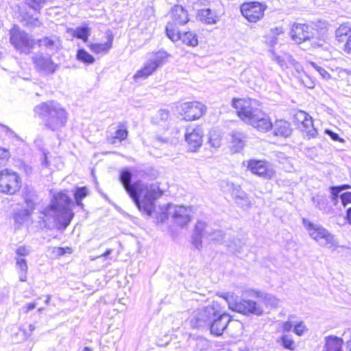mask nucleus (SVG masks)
I'll list each match as a JSON object with an SVG mask.
<instances>
[{
	"mask_svg": "<svg viewBox=\"0 0 351 351\" xmlns=\"http://www.w3.org/2000/svg\"><path fill=\"white\" fill-rule=\"evenodd\" d=\"M277 343L280 344L285 349L289 350H294L295 349V341L290 335H282L277 339Z\"/></svg>",
	"mask_w": 351,
	"mask_h": 351,
	"instance_id": "29",
	"label": "nucleus"
},
{
	"mask_svg": "<svg viewBox=\"0 0 351 351\" xmlns=\"http://www.w3.org/2000/svg\"><path fill=\"white\" fill-rule=\"evenodd\" d=\"M303 224L308 230L310 237L319 245L328 249H334L337 246V241L334 235L324 227L313 223L306 219L303 220Z\"/></svg>",
	"mask_w": 351,
	"mask_h": 351,
	"instance_id": "7",
	"label": "nucleus"
},
{
	"mask_svg": "<svg viewBox=\"0 0 351 351\" xmlns=\"http://www.w3.org/2000/svg\"><path fill=\"white\" fill-rule=\"evenodd\" d=\"M128 135V131L126 127L121 124L119 125L117 130L115 131L114 135L110 139V143H116L117 142H122L125 140Z\"/></svg>",
	"mask_w": 351,
	"mask_h": 351,
	"instance_id": "27",
	"label": "nucleus"
},
{
	"mask_svg": "<svg viewBox=\"0 0 351 351\" xmlns=\"http://www.w3.org/2000/svg\"><path fill=\"white\" fill-rule=\"evenodd\" d=\"M10 156L11 154L8 149L0 147V166L5 165Z\"/></svg>",
	"mask_w": 351,
	"mask_h": 351,
	"instance_id": "39",
	"label": "nucleus"
},
{
	"mask_svg": "<svg viewBox=\"0 0 351 351\" xmlns=\"http://www.w3.org/2000/svg\"><path fill=\"white\" fill-rule=\"evenodd\" d=\"M216 323L215 322H213L212 324H211V326H210V330L212 332L214 333V327L215 326ZM215 335H218L219 334L217 332H215Z\"/></svg>",
	"mask_w": 351,
	"mask_h": 351,
	"instance_id": "60",
	"label": "nucleus"
},
{
	"mask_svg": "<svg viewBox=\"0 0 351 351\" xmlns=\"http://www.w3.org/2000/svg\"><path fill=\"white\" fill-rule=\"evenodd\" d=\"M9 41L16 51L25 55L31 54L37 47L51 49L56 45V41L52 38L44 36L36 39L18 25L12 26L9 30Z\"/></svg>",
	"mask_w": 351,
	"mask_h": 351,
	"instance_id": "3",
	"label": "nucleus"
},
{
	"mask_svg": "<svg viewBox=\"0 0 351 351\" xmlns=\"http://www.w3.org/2000/svg\"><path fill=\"white\" fill-rule=\"evenodd\" d=\"M336 38L339 42L347 44L351 40V28L346 24L341 25L335 32Z\"/></svg>",
	"mask_w": 351,
	"mask_h": 351,
	"instance_id": "25",
	"label": "nucleus"
},
{
	"mask_svg": "<svg viewBox=\"0 0 351 351\" xmlns=\"http://www.w3.org/2000/svg\"><path fill=\"white\" fill-rule=\"evenodd\" d=\"M227 327H228V326H227V325H226L225 327H223V330H225V329H226V328H227Z\"/></svg>",
	"mask_w": 351,
	"mask_h": 351,
	"instance_id": "63",
	"label": "nucleus"
},
{
	"mask_svg": "<svg viewBox=\"0 0 351 351\" xmlns=\"http://www.w3.org/2000/svg\"><path fill=\"white\" fill-rule=\"evenodd\" d=\"M32 62L36 69L45 74H52L58 68V64L53 62L51 56H44L43 54L34 56L32 58Z\"/></svg>",
	"mask_w": 351,
	"mask_h": 351,
	"instance_id": "16",
	"label": "nucleus"
},
{
	"mask_svg": "<svg viewBox=\"0 0 351 351\" xmlns=\"http://www.w3.org/2000/svg\"><path fill=\"white\" fill-rule=\"evenodd\" d=\"M330 191H331V195H332V201L335 202H337V200L339 197V195L341 193V191L338 186L331 187Z\"/></svg>",
	"mask_w": 351,
	"mask_h": 351,
	"instance_id": "47",
	"label": "nucleus"
},
{
	"mask_svg": "<svg viewBox=\"0 0 351 351\" xmlns=\"http://www.w3.org/2000/svg\"><path fill=\"white\" fill-rule=\"evenodd\" d=\"M203 135L198 128L193 129L191 132L185 134V140L187 143L188 149L191 152H195L202 144Z\"/></svg>",
	"mask_w": 351,
	"mask_h": 351,
	"instance_id": "19",
	"label": "nucleus"
},
{
	"mask_svg": "<svg viewBox=\"0 0 351 351\" xmlns=\"http://www.w3.org/2000/svg\"><path fill=\"white\" fill-rule=\"evenodd\" d=\"M342 204L346 206L347 204L351 203V192H345L340 195Z\"/></svg>",
	"mask_w": 351,
	"mask_h": 351,
	"instance_id": "46",
	"label": "nucleus"
},
{
	"mask_svg": "<svg viewBox=\"0 0 351 351\" xmlns=\"http://www.w3.org/2000/svg\"><path fill=\"white\" fill-rule=\"evenodd\" d=\"M274 60L282 67H288L289 66L295 65V60L291 56L285 54L283 56H275Z\"/></svg>",
	"mask_w": 351,
	"mask_h": 351,
	"instance_id": "34",
	"label": "nucleus"
},
{
	"mask_svg": "<svg viewBox=\"0 0 351 351\" xmlns=\"http://www.w3.org/2000/svg\"><path fill=\"white\" fill-rule=\"evenodd\" d=\"M45 0H26V3L34 10H39Z\"/></svg>",
	"mask_w": 351,
	"mask_h": 351,
	"instance_id": "45",
	"label": "nucleus"
},
{
	"mask_svg": "<svg viewBox=\"0 0 351 351\" xmlns=\"http://www.w3.org/2000/svg\"><path fill=\"white\" fill-rule=\"evenodd\" d=\"M271 34L276 35H280L284 32L282 27H276L275 29H271L270 30Z\"/></svg>",
	"mask_w": 351,
	"mask_h": 351,
	"instance_id": "52",
	"label": "nucleus"
},
{
	"mask_svg": "<svg viewBox=\"0 0 351 351\" xmlns=\"http://www.w3.org/2000/svg\"><path fill=\"white\" fill-rule=\"evenodd\" d=\"M347 219L350 223H351V208H348L347 210Z\"/></svg>",
	"mask_w": 351,
	"mask_h": 351,
	"instance_id": "59",
	"label": "nucleus"
},
{
	"mask_svg": "<svg viewBox=\"0 0 351 351\" xmlns=\"http://www.w3.org/2000/svg\"><path fill=\"white\" fill-rule=\"evenodd\" d=\"M73 202L67 191H60L53 195L50 204L42 211L43 220L49 219L53 215L58 230H65L73 220L75 213L71 208Z\"/></svg>",
	"mask_w": 351,
	"mask_h": 351,
	"instance_id": "2",
	"label": "nucleus"
},
{
	"mask_svg": "<svg viewBox=\"0 0 351 351\" xmlns=\"http://www.w3.org/2000/svg\"><path fill=\"white\" fill-rule=\"evenodd\" d=\"M265 9V5L256 1L244 3L241 5L243 16L252 23H256L262 19Z\"/></svg>",
	"mask_w": 351,
	"mask_h": 351,
	"instance_id": "11",
	"label": "nucleus"
},
{
	"mask_svg": "<svg viewBox=\"0 0 351 351\" xmlns=\"http://www.w3.org/2000/svg\"><path fill=\"white\" fill-rule=\"evenodd\" d=\"M16 253L19 256H25L28 254L29 251L25 246H20L16 249Z\"/></svg>",
	"mask_w": 351,
	"mask_h": 351,
	"instance_id": "49",
	"label": "nucleus"
},
{
	"mask_svg": "<svg viewBox=\"0 0 351 351\" xmlns=\"http://www.w3.org/2000/svg\"><path fill=\"white\" fill-rule=\"evenodd\" d=\"M247 168L252 173L258 175L265 179H271L275 175V171L265 161L251 160L248 162Z\"/></svg>",
	"mask_w": 351,
	"mask_h": 351,
	"instance_id": "17",
	"label": "nucleus"
},
{
	"mask_svg": "<svg viewBox=\"0 0 351 351\" xmlns=\"http://www.w3.org/2000/svg\"><path fill=\"white\" fill-rule=\"evenodd\" d=\"M300 82L308 88H313L315 82L306 74L304 73L298 77Z\"/></svg>",
	"mask_w": 351,
	"mask_h": 351,
	"instance_id": "37",
	"label": "nucleus"
},
{
	"mask_svg": "<svg viewBox=\"0 0 351 351\" xmlns=\"http://www.w3.org/2000/svg\"><path fill=\"white\" fill-rule=\"evenodd\" d=\"M271 129L274 134L278 137L287 138L292 133L290 123L283 119L276 120L272 123Z\"/></svg>",
	"mask_w": 351,
	"mask_h": 351,
	"instance_id": "21",
	"label": "nucleus"
},
{
	"mask_svg": "<svg viewBox=\"0 0 351 351\" xmlns=\"http://www.w3.org/2000/svg\"><path fill=\"white\" fill-rule=\"evenodd\" d=\"M215 136H210V138H209V143H210V145L214 147H218V138H217V134H215L214 135Z\"/></svg>",
	"mask_w": 351,
	"mask_h": 351,
	"instance_id": "51",
	"label": "nucleus"
},
{
	"mask_svg": "<svg viewBox=\"0 0 351 351\" xmlns=\"http://www.w3.org/2000/svg\"><path fill=\"white\" fill-rule=\"evenodd\" d=\"M244 242L239 239H235L229 245L230 250L232 252H241L242 247L244 245Z\"/></svg>",
	"mask_w": 351,
	"mask_h": 351,
	"instance_id": "40",
	"label": "nucleus"
},
{
	"mask_svg": "<svg viewBox=\"0 0 351 351\" xmlns=\"http://www.w3.org/2000/svg\"><path fill=\"white\" fill-rule=\"evenodd\" d=\"M310 65L319 73V75L322 77L323 79L328 80L330 78V75L325 69L319 66H317L315 63L313 62H310Z\"/></svg>",
	"mask_w": 351,
	"mask_h": 351,
	"instance_id": "42",
	"label": "nucleus"
},
{
	"mask_svg": "<svg viewBox=\"0 0 351 351\" xmlns=\"http://www.w3.org/2000/svg\"><path fill=\"white\" fill-rule=\"evenodd\" d=\"M16 265L21 273L19 279L22 282H25L27 280V265L25 259H19L16 261Z\"/></svg>",
	"mask_w": 351,
	"mask_h": 351,
	"instance_id": "35",
	"label": "nucleus"
},
{
	"mask_svg": "<svg viewBox=\"0 0 351 351\" xmlns=\"http://www.w3.org/2000/svg\"><path fill=\"white\" fill-rule=\"evenodd\" d=\"M164 213L171 216L175 223L181 226L186 225L191 219V209L182 206H167Z\"/></svg>",
	"mask_w": 351,
	"mask_h": 351,
	"instance_id": "14",
	"label": "nucleus"
},
{
	"mask_svg": "<svg viewBox=\"0 0 351 351\" xmlns=\"http://www.w3.org/2000/svg\"><path fill=\"white\" fill-rule=\"evenodd\" d=\"M171 21L165 26V33H169V27L174 30L178 29L181 25L186 24L189 21L188 12L180 5H175L170 10Z\"/></svg>",
	"mask_w": 351,
	"mask_h": 351,
	"instance_id": "12",
	"label": "nucleus"
},
{
	"mask_svg": "<svg viewBox=\"0 0 351 351\" xmlns=\"http://www.w3.org/2000/svg\"><path fill=\"white\" fill-rule=\"evenodd\" d=\"M166 35L173 43H178L189 47H195L199 44L198 34L191 29H180L179 28L174 30L172 27H169V33Z\"/></svg>",
	"mask_w": 351,
	"mask_h": 351,
	"instance_id": "9",
	"label": "nucleus"
},
{
	"mask_svg": "<svg viewBox=\"0 0 351 351\" xmlns=\"http://www.w3.org/2000/svg\"><path fill=\"white\" fill-rule=\"evenodd\" d=\"M245 135L242 132H234L232 134L231 149L233 152H239L245 145Z\"/></svg>",
	"mask_w": 351,
	"mask_h": 351,
	"instance_id": "24",
	"label": "nucleus"
},
{
	"mask_svg": "<svg viewBox=\"0 0 351 351\" xmlns=\"http://www.w3.org/2000/svg\"><path fill=\"white\" fill-rule=\"evenodd\" d=\"M22 21L25 25L28 27H36L42 25L41 21L38 18H34L33 16L26 13L23 16Z\"/></svg>",
	"mask_w": 351,
	"mask_h": 351,
	"instance_id": "31",
	"label": "nucleus"
},
{
	"mask_svg": "<svg viewBox=\"0 0 351 351\" xmlns=\"http://www.w3.org/2000/svg\"><path fill=\"white\" fill-rule=\"evenodd\" d=\"M159 66L160 64L157 60H149L144 64L141 69L134 73L133 78L135 80L138 79H146L149 76L152 75L159 67Z\"/></svg>",
	"mask_w": 351,
	"mask_h": 351,
	"instance_id": "20",
	"label": "nucleus"
},
{
	"mask_svg": "<svg viewBox=\"0 0 351 351\" xmlns=\"http://www.w3.org/2000/svg\"><path fill=\"white\" fill-rule=\"evenodd\" d=\"M232 196L235 203L242 208H249L251 206V201L247 193L241 190L238 185L232 186Z\"/></svg>",
	"mask_w": 351,
	"mask_h": 351,
	"instance_id": "22",
	"label": "nucleus"
},
{
	"mask_svg": "<svg viewBox=\"0 0 351 351\" xmlns=\"http://www.w3.org/2000/svg\"><path fill=\"white\" fill-rule=\"evenodd\" d=\"M326 133L330 136V138L334 141H340L339 135L332 131L326 130Z\"/></svg>",
	"mask_w": 351,
	"mask_h": 351,
	"instance_id": "53",
	"label": "nucleus"
},
{
	"mask_svg": "<svg viewBox=\"0 0 351 351\" xmlns=\"http://www.w3.org/2000/svg\"><path fill=\"white\" fill-rule=\"evenodd\" d=\"M83 351H93L89 347H85Z\"/></svg>",
	"mask_w": 351,
	"mask_h": 351,
	"instance_id": "61",
	"label": "nucleus"
},
{
	"mask_svg": "<svg viewBox=\"0 0 351 351\" xmlns=\"http://www.w3.org/2000/svg\"><path fill=\"white\" fill-rule=\"evenodd\" d=\"M220 319H221V322L223 320H225L226 322H229V321H230V319H229V317H228V315H226V313L221 314Z\"/></svg>",
	"mask_w": 351,
	"mask_h": 351,
	"instance_id": "57",
	"label": "nucleus"
},
{
	"mask_svg": "<svg viewBox=\"0 0 351 351\" xmlns=\"http://www.w3.org/2000/svg\"><path fill=\"white\" fill-rule=\"evenodd\" d=\"M292 40L297 44H301L313 38L315 33L311 26L306 24L295 23L291 32Z\"/></svg>",
	"mask_w": 351,
	"mask_h": 351,
	"instance_id": "15",
	"label": "nucleus"
},
{
	"mask_svg": "<svg viewBox=\"0 0 351 351\" xmlns=\"http://www.w3.org/2000/svg\"><path fill=\"white\" fill-rule=\"evenodd\" d=\"M200 16L202 20L207 24H213L217 21L216 16L210 9L201 10Z\"/></svg>",
	"mask_w": 351,
	"mask_h": 351,
	"instance_id": "32",
	"label": "nucleus"
},
{
	"mask_svg": "<svg viewBox=\"0 0 351 351\" xmlns=\"http://www.w3.org/2000/svg\"><path fill=\"white\" fill-rule=\"evenodd\" d=\"M277 42V37L276 36V35L274 34H272L270 33V34H269L267 36V43H268L271 46L275 45Z\"/></svg>",
	"mask_w": 351,
	"mask_h": 351,
	"instance_id": "50",
	"label": "nucleus"
},
{
	"mask_svg": "<svg viewBox=\"0 0 351 351\" xmlns=\"http://www.w3.org/2000/svg\"><path fill=\"white\" fill-rule=\"evenodd\" d=\"M306 330V328L303 322H300L298 323L294 322L293 332L297 335H298V336L303 335Z\"/></svg>",
	"mask_w": 351,
	"mask_h": 351,
	"instance_id": "43",
	"label": "nucleus"
},
{
	"mask_svg": "<svg viewBox=\"0 0 351 351\" xmlns=\"http://www.w3.org/2000/svg\"><path fill=\"white\" fill-rule=\"evenodd\" d=\"M232 105L237 110L238 116L246 123L263 132L271 129L272 123L268 115L254 108L251 99H234Z\"/></svg>",
	"mask_w": 351,
	"mask_h": 351,
	"instance_id": "4",
	"label": "nucleus"
},
{
	"mask_svg": "<svg viewBox=\"0 0 351 351\" xmlns=\"http://www.w3.org/2000/svg\"><path fill=\"white\" fill-rule=\"evenodd\" d=\"M245 295L250 296V297H256V298L261 296V293L258 291L253 290V289L243 291V296L244 297Z\"/></svg>",
	"mask_w": 351,
	"mask_h": 351,
	"instance_id": "48",
	"label": "nucleus"
},
{
	"mask_svg": "<svg viewBox=\"0 0 351 351\" xmlns=\"http://www.w3.org/2000/svg\"><path fill=\"white\" fill-rule=\"evenodd\" d=\"M325 345L323 351H341L343 341L335 335H329L324 338Z\"/></svg>",
	"mask_w": 351,
	"mask_h": 351,
	"instance_id": "23",
	"label": "nucleus"
},
{
	"mask_svg": "<svg viewBox=\"0 0 351 351\" xmlns=\"http://www.w3.org/2000/svg\"><path fill=\"white\" fill-rule=\"evenodd\" d=\"M132 173L128 169H122L119 174V181L125 191L143 214L151 215L155 210V202L169 189L165 182L145 184L141 180L132 181Z\"/></svg>",
	"mask_w": 351,
	"mask_h": 351,
	"instance_id": "1",
	"label": "nucleus"
},
{
	"mask_svg": "<svg viewBox=\"0 0 351 351\" xmlns=\"http://www.w3.org/2000/svg\"><path fill=\"white\" fill-rule=\"evenodd\" d=\"M88 194L89 190L87 186H84L80 187H76L73 193V197L75 204L80 207H83L84 204L82 203V199L87 197Z\"/></svg>",
	"mask_w": 351,
	"mask_h": 351,
	"instance_id": "26",
	"label": "nucleus"
},
{
	"mask_svg": "<svg viewBox=\"0 0 351 351\" xmlns=\"http://www.w3.org/2000/svg\"><path fill=\"white\" fill-rule=\"evenodd\" d=\"M343 49L346 53L351 55V40H348L347 44H344Z\"/></svg>",
	"mask_w": 351,
	"mask_h": 351,
	"instance_id": "54",
	"label": "nucleus"
},
{
	"mask_svg": "<svg viewBox=\"0 0 351 351\" xmlns=\"http://www.w3.org/2000/svg\"><path fill=\"white\" fill-rule=\"evenodd\" d=\"M90 35L89 29L86 27H77L72 33L74 38L82 39L84 42H86Z\"/></svg>",
	"mask_w": 351,
	"mask_h": 351,
	"instance_id": "30",
	"label": "nucleus"
},
{
	"mask_svg": "<svg viewBox=\"0 0 351 351\" xmlns=\"http://www.w3.org/2000/svg\"><path fill=\"white\" fill-rule=\"evenodd\" d=\"M295 318V315H290L288 317V320L282 324V330L285 332H288L291 330L293 326L294 325L293 319Z\"/></svg>",
	"mask_w": 351,
	"mask_h": 351,
	"instance_id": "41",
	"label": "nucleus"
},
{
	"mask_svg": "<svg viewBox=\"0 0 351 351\" xmlns=\"http://www.w3.org/2000/svg\"><path fill=\"white\" fill-rule=\"evenodd\" d=\"M106 40L101 43H90L89 49L95 54H106L112 47L114 36L110 32L106 34Z\"/></svg>",
	"mask_w": 351,
	"mask_h": 351,
	"instance_id": "18",
	"label": "nucleus"
},
{
	"mask_svg": "<svg viewBox=\"0 0 351 351\" xmlns=\"http://www.w3.org/2000/svg\"><path fill=\"white\" fill-rule=\"evenodd\" d=\"M229 308L243 314L252 313L256 315H261L263 310L261 306H258L256 302L251 300L243 299L238 300V297L234 293H227L221 295Z\"/></svg>",
	"mask_w": 351,
	"mask_h": 351,
	"instance_id": "6",
	"label": "nucleus"
},
{
	"mask_svg": "<svg viewBox=\"0 0 351 351\" xmlns=\"http://www.w3.org/2000/svg\"><path fill=\"white\" fill-rule=\"evenodd\" d=\"M205 112L204 106L199 101H186L180 104L179 114L186 121L199 119Z\"/></svg>",
	"mask_w": 351,
	"mask_h": 351,
	"instance_id": "10",
	"label": "nucleus"
},
{
	"mask_svg": "<svg viewBox=\"0 0 351 351\" xmlns=\"http://www.w3.org/2000/svg\"><path fill=\"white\" fill-rule=\"evenodd\" d=\"M25 202L28 208L26 211V215H30L36 208V204L34 200L30 197L25 198Z\"/></svg>",
	"mask_w": 351,
	"mask_h": 351,
	"instance_id": "44",
	"label": "nucleus"
},
{
	"mask_svg": "<svg viewBox=\"0 0 351 351\" xmlns=\"http://www.w3.org/2000/svg\"><path fill=\"white\" fill-rule=\"evenodd\" d=\"M312 201L315 206L320 210L324 209L326 204V199L322 195H315L313 197Z\"/></svg>",
	"mask_w": 351,
	"mask_h": 351,
	"instance_id": "38",
	"label": "nucleus"
},
{
	"mask_svg": "<svg viewBox=\"0 0 351 351\" xmlns=\"http://www.w3.org/2000/svg\"><path fill=\"white\" fill-rule=\"evenodd\" d=\"M34 111L37 117L44 121L45 126L51 130L64 127L67 121L66 110L57 106L53 101L36 106Z\"/></svg>",
	"mask_w": 351,
	"mask_h": 351,
	"instance_id": "5",
	"label": "nucleus"
},
{
	"mask_svg": "<svg viewBox=\"0 0 351 351\" xmlns=\"http://www.w3.org/2000/svg\"><path fill=\"white\" fill-rule=\"evenodd\" d=\"M76 59L87 65L95 62V58L84 49H79L76 53Z\"/></svg>",
	"mask_w": 351,
	"mask_h": 351,
	"instance_id": "28",
	"label": "nucleus"
},
{
	"mask_svg": "<svg viewBox=\"0 0 351 351\" xmlns=\"http://www.w3.org/2000/svg\"><path fill=\"white\" fill-rule=\"evenodd\" d=\"M36 307V304L34 302L29 303L25 306V312H28Z\"/></svg>",
	"mask_w": 351,
	"mask_h": 351,
	"instance_id": "55",
	"label": "nucleus"
},
{
	"mask_svg": "<svg viewBox=\"0 0 351 351\" xmlns=\"http://www.w3.org/2000/svg\"><path fill=\"white\" fill-rule=\"evenodd\" d=\"M292 66L295 68V69L298 73H300V72L302 71V66L300 64H298L296 61H295V65Z\"/></svg>",
	"mask_w": 351,
	"mask_h": 351,
	"instance_id": "56",
	"label": "nucleus"
},
{
	"mask_svg": "<svg viewBox=\"0 0 351 351\" xmlns=\"http://www.w3.org/2000/svg\"><path fill=\"white\" fill-rule=\"evenodd\" d=\"M51 254L56 258H59L67 254H71L73 253V249L71 247L66 246V247H53L51 250Z\"/></svg>",
	"mask_w": 351,
	"mask_h": 351,
	"instance_id": "33",
	"label": "nucleus"
},
{
	"mask_svg": "<svg viewBox=\"0 0 351 351\" xmlns=\"http://www.w3.org/2000/svg\"><path fill=\"white\" fill-rule=\"evenodd\" d=\"M338 187L339 188L341 192L343 190H346V189H350L351 188V186L348 185V184H343V185H341V186H338Z\"/></svg>",
	"mask_w": 351,
	"mask_h": 351,
	"instance_id": "58",
	"label": "nucleus"
},
{
	"mask_svg": "<svg viewBox=\"0 0 351 351\" xmlns=\"http://www.w3.org/2000/svg\"><path fill=\"white\" fill-rule=\"evenodd\" d=\"M110 252H111V250H107V251L104 253V256H106V255H108V254H110Z\"/></svg>",
	"mask_w": 351,
	"mask_h": 351,
	"instance_id": "62",
	"label": "nucleus"
},
{
	"mask_svg": "<svg viewBox=\"0 0 351 351\" xmlns=\"http://www.w3.org/2000/svg\"><path fill=\"white\" fill-rule=\"evenodd\" d=\"M264 302L267 306L277 308L280 304V300L276 296L270 294H265L263 296Z\"/></svg>",
	"mask_w": 351,
	"mask_h": 351,
	"instance_id": "36",
	"label": "nucleus"
},
{
	"mask_svg": "<svg viewBox=\"0 0 351 351\" xmlns=\"http://www.w3.org/2000/svg\"><path fill=\"white\" fill-rule=\"evenodd\" d=\"M22 186V178L19 173L8 168L0 171L1 193L14 195L20 191Z\"/></svg>",
	"mask_w": 351,
	"mask_h": 351,
	"instance_id": "8",
	"label": "nucleus"
},
{
	"mask_svg": "<svg viewBox=\"0 0 351 351\" xmlns=\"http://www.w3.org/2000/svg\"><path fill=\"white\" fill-rule=\"evenodd\" d=\"M294 120L308 138H315L317 136V132L314 127L312 117L306 112L302 110L298 111L294 114Z\"/></svg>",
	"mask_w": 351,
	"mask_h": 351,
	"instance_id": "13",
	"label": "nucleus"
}]
</instances>
